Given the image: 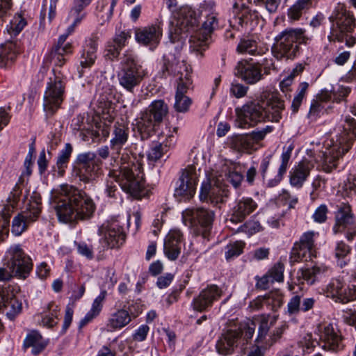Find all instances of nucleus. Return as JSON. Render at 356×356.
Segmentation results:
<instances>
[{
  "mask_svg": "<svg viewBox=\"0 0 356 356\" xmlns=\"http://www.w3.org/2000/svg\"><path fill=\"white\" fill-rule=\"evenodd\" d=\"M277 316L270 314H262L254 318L252 321L255 323V327L258 325V334L255 341L259 343L269 344L265 342L266 336L270 327L273 326L277 320Z\"/></svg>",
  "mask_w": 356,
  "mask_h": 356,
  "instance_id": "nucleus-34",
  "label": "nucleus"
},
{
  "mask_svg": "<svg viewBox=\"0 0 356 356\" xmlns=\"http://www.w3.org/2000/svg\"><path fill=\"white\" fill-rule=\"evenodd\" d=\"M214 212L210 209L199 207L186 209L182 212V220L185 225L199 227V233L203 238L209 240Z\"/></svg>",
  "mask_w": 356,
  "mask_h": 356,
  "instance_id": "nucleus-14",
  "label": "nucleus"
},
{
  "mask_svg": "<svg viewBox=\"0 0 356 356\" xmlns=\"http://www.w3.org/2000/svg\"><path fill=\"white\" fill-rule=\"evenodd\" d=\"M136 40L143 45L148 47L150 50H154L163 35V30L160 24H154L136 31Z\"/></svg>",
  "mask_w": 356,
  "mask_h": 356,
  "instance_id": "nucleus-23",
  "label": "nucleus"
},
{
  "mask_svg": "<svg viewBox=\"0 0 356 356\" xmlns=\"http://www.w3.org/2000/svg\"><path fill=\"white\" fill-rule=\"evenodd\" d=\"M337 207L335 216L336 224L334 227L335 232H342L346 228L350 230L353 229L355 218L351 212L350 206L346 203H341Z\"/></svg>",
  "mask_w": 356,
  "mask_h": 356,
  "instance_id": "nucleus-31",
  "label": "nucleus"
},
{
  "mask_svg": "<svg viewBox=\"0 0 356 356\" xmlns=\"http://www.w3.org/2000/svg\"><path fill=\"white\" fill-rule=\"evenodd\" d=\"M309 88V83L307 82H301L298 88L297 89V94L293 97V99L292 101V104L291 106V108L292 110L293 113H296L299 108L304 99V98L306 96L307 92Z\"/></svg>",
  "mask_w": 356,
  "mask_h": 356,
  "instance_id": "nucleus-49",
  "label": "nucleus"
},
{
  "mask_svg": "<svg viewBox=\"0 0 356 356\" xmlns=\"http://www.w3.org/2000/svg\"><path fill=\"white\" fill-rule=\"evenodd\" d=\"M6 265L14 277L26 279L33 267L31 258L23 250L20 245L10 246L6 252Z\"/></svg>",
  "mask_w": 356,
  "mask_h": 356,
  "instance_id": "nucleus-13",
  "label": "nucleus"
},
{
  "mask_svg": "<svg viewBox=\"0 0 356 356\" xmlns=\"http://www.w3.org/2000/svg\"><path fill=\"white\" fill-rule=\"evenodd\" d=\"M192 86L191 75L186 73L184 76H178L177 80V90L175 95H186Z\"/></svg>",
  "mask_w": 356,
  "mask_h": 356,
  "instance_id": "nucleus-54",
  "label": "nucleus"
},
{
  "mask_svg": "<svg viewBox=\"0 0 356 356\" xmlns=\"http://www.w3.org/2000/svg\"><path fill=\"white\" fill-rule=\"evenodd\" d=\"M197 184V175L195 166L189 165L185 168L177 182L175 190V196L179 201L189 200L195 194Z\"/></svg>",
  "mask_w": 356,
  "mask_h": 356,
  "instance_id": "nucleus-17",
  "label": "nucleus"
},
{
  "mask_svg": "<svg viewBox=\"0 0 356 356\" xmlns=\"http://www.w3.org/2000/svg\"><path fill=\"white\" fill-rule=\"evenodd\" d=\"M97 42L95 36L86 40L83 49L79 58L78 67L79 76H82L85 69L90 68L97 59Z\"/></svg>",
  "mask_w": 356,
  "mask_h": 356,
  "instance_id": "nucleus-26",
  "label": "nucleus"
},
{
  "mask_svg": "<svg viewBox=\"0 0 356 356\" xmlns=\"http://www.w3.org/2000/svg\"><path fill=\"white\" fill-rule=\"evenodd\" d=\"M163 66L162 68V76L165 77L167 75L184 76L186 73L190 74L191 68L184 60H180L174 55L170 57H163Z\"/></svg>",
  "mask_w": 356,
  "mask_h": 356,
  "instance_id": "nucleus-29",
  "label": "nucleus"
},
{
  "mask_svg": "<svg viewBox=\"0 0 356 356\" xmlns=\"http://www.w3.org/2000/svg\"><path fill=\"white\" fill-rule=\"evenodd\" d=\"M111 179H113L115 182H117L118 184H120L118 183V181L115 180V178L110 177L108 175V179H106V188H105L104 191L108 197L115 198L118 190V187H117L116 184ZM119 186L121 187L120 185H119Z\"/></svg>",
  "mask_w": 356,
  "mask_h": 356,
  "instance_id": "nucleus-62",
  "label": "nucleus"
},
{
  "mask_svg": "<svg viewBox=\"0 0 356 356\" xmlns=\"http://www.w3.org/2000/svg\"><path fill=\"white\" fill-rule=\"evenodd\" d=\"M40 200L31 201L27 211L15 216L12 222V233L20 236L27 229L29 225L35 221L41 211Z\"/></svg>",
  "mask_w": 356,
  "mask_h": 356,
  "instance_id": "nucleus-19",
  "label": "nucleus"
},
{
  "mask_svg": "<svg viewBox=\"0 0 356 356\" xmlns=\"http://www.w3.org/2000/svg\"><path fill=\"white\" fill-rule=\"evenodd\" d=\"M130 38L131 33L129 31L116 32L113 40L108 42L106 56L111 60L118 58L120 51L126 46Z\"/></svg>",
  "mask_w": 356,
  "mask_h": 356,
  "instance_id": "nucleus-35",
  "label": "nucleus"
},
{
  "mask_svg": "<svg viewBox=\"0 0 356 356\" xmlns=\"http://www.w3.org/2000/svg\"><path fill=\"white\" fill-rule=\"evenodd\" d=\"M255 329V323L253 322V321H248L247 323L241 324L238 328L233 330L240 331L241 333L240 334V340L243 339V340L246 341V342H248L249 339H252Z\"/></svg>",
  "mask_w": 356,
  "mask_h": 356,
  "instance_id": "nucleus-53",
  "label": "nucleus"
},
{
  "mask_svg": "<svg viewBox=\"0 0 356 356\" xmlns=\"http://www.w3.org/2000/svg\"><path fill=\"white\" fill-rule=\"evenodd\" d=\"M20 49L16 42H8L0 47V67H10L15 61Z\"/></svg>",
  "mask_w": 356,
  "mask_h": 356,
  "instance_id": "nucleus-36",
  "label": "nucleus"
},
{
  "mask_svg": "<svg viewBox=\"0 0 356 356\" xmlns=\"http://www.w3.org/2000/svg\"><path fill=\"white\" fill-rule=\"evenodd\" d=\"M254 3L265 9L270 13H275L280 4L281 0H254Z\"/></svg>",
  "mask_w": 356,
  "mask_h": 356,
  "instance_id": "nucleus-59",
  "label": "nucleus"
},
{
  "mask_svg": "<svg viewBox=\"0 0 356 356\" xmlns=\"http://www.w3.org/2000/svg\"><path fill=\"white\" fill-rule=\"evenodd\" d=\"M177 131V127L172 130L169 127H165L159 134V138L161 143L154 144L147 152V159L149 162H156L168 151V147L175 143V135Z\"/></svg>",
  "mask_w": 356,
  "mask_h": 356,
  "instance_id": "nucleus-21",
  "label": "nucleus"
},
{
  "mask_svg": "<svg viewBox=\"0 0 356 356\" xmlns=\"http://www.w3.org/2000/svg\"><path fill=\"white\" fill-rule=\"evenodd\" d=\"M231 144L234 149L240 152H250L257 149L249 134L233 136Z\"/></svg>",
  "mask_w": 356,
  "mask_h": 356,
  "instance_id": "nucleus-41",
  "label": "nucleus"
},
{
  "mask_svg": "<svg viewBox=\"0 0 356 356\" xmlns=\"http://www.w3.org/2000/svg\"><path fill=\"white\" fill-rule=\"evenodd\" d=\"M179 15L183 17L186 25L193 27L200 24L199 10L196 12L189 6H181Z\"/></svg>",
  "mask_w": 356,
  "mask_h": 356,
  "instance_id": "nucleus-46",
  "label": "nucleus"
},
{
  "mask_svg": "<svg viewBox=\"0 0 356 356\" xmlns=\"http://www.w3.org/2000/svg\"><path fill=\"white\" fill-rule=\"evenodd\" d=\"M284 108V101L277 93L263 92L259 98L236 108L237 126L245 129L266 120L278 122Z\"/></svg>",
  "mask_w": 356,
  "mask_h": 356,
  "instance_id": "nucleus-2",
  "label": "nucleus"
},
{
  "mask_svg": "<svg viewBox=\"0 0 356 356\" xmlns=\"http://www.w3.org/2000/svg\"><path fill=\"white\" fill-rule=\"evenodd\" d=\"M146 71L138 64L133 51H126L120 62L117 77L119 84L129 92H134L146 76Z\"/></svg>",
  "mask_w": 356,
  "mask_h": 356,
  "instance_id": "nucleus-11",
  "label": "nucleus"
},
{
  "mask_svg": "<svg viewBox=\"0 0 356 356\" xmlns=\"http://www.w3.org/2000/svg\"><path fill=\"white\" fill-rule=\"evenodd\" d=\"M328 271V268L325 265H314L312 267L301 268L298 274V277L302 279L308 284H314L321 277Z\"/></svg>",
  "mask_w": 356,
  "mask_h": 356,
  "instance_id": "nucleus-37",
  "label": "nucleus"
},
{
  "mask_svg": "<svg viewBox=\"0 0 356 356\" xmlns=\"http://www.w3.org/2000/svg\"><path fill=\"white\" fill-rule=\"evenodd\" d=\"M266 306H271V309L276 311L283 305V297L278 293H273L266 297L264 300Z\"/></svg>",
  "mask_w": 356,
  "mask_h": 356,
  "instance_id": "nucleus-58",
  "label": "nucleus"
},
{
  "mask_svg": "<svg viewBox=\"0 0 356 356\" xmlns=\"http://www.w3.org/2000/svg\"><path fill=\"white\" fill-rule=\"evenodd\" d=\"M222 295V291L217 285H209L193 298L191 306L194 310L200 312L207 311Z\"/></svg>",
  "mask_w": 356,
  "mask_h": 356,
  "instance_id": "nucleus-22",
  "label": "nucleus"
},
{
  "mask_svg": "<svg viewBox=\"0 0 356 356\" xmlns=\"http://www.w3.org/2000/svg\"><path fill=\"white\" fill-rule=\"evenodd\" d=\"M110 146L104 145L99 147L97 154L87 152L79 154L72 165V176L84 184L94 186L101 173L100 159H106L110 155Z\"/></svg>",
  "mask_w": 356,
  "mask_h": 356,
  "instance_id": "nucleus-6",
  "label": "nucleus"
},
{
  "mask_svg": "<svg viewBox=\"0 0 356 356\" xmlns=\"http://www.w3.org/2000/svg\"><path fill=\"white\" fill-rule=\"evenodd\" d=\"M129 122L124 119L117 120L111 129L109 145L111 159L117 168L109 170L108 176L118 181L125 193L136 199L147 195L143 164L134 152L135 144L127 145L130 136Z\"/></svg>",
  "mask_w": 356,
  "mask_h": 356,
  "instance_id": "nucleus-1",
  "label": "nucleus"
},
{
  "mask_svg": "<svg viewBox=\"0 0 356 356\" xmlns=\"http://www.w3.org/2000/svg\"><path fill=\"white\" fill-rule=\"evenodd\" d=\"M234 74L248 84H254L263 78L261 68L258 65L246 60H241L237 63Z\"/></svg>",
  "mask_w": 356,
  "mask_h": 356,
  "instance_id": "nucleus-25",
  "label": "nucleus"
},
{
  "mask_svg": "<svg viewBox=\"0 0 356 356\" xmlns=\"http://www.w3.org/2000/svg\"><path fill=\"white\" fill-rule=\"evenodd\" d=\"M131 321V316L129 312L125 309H118L112 314L107 326L116 330L121 329L126 326Z\"/></svg>",
  "mask_w": 356,
  "mask_h": 356,
  "instance_id": "nucleus-43",
  "label": "nucleus"
},
{
  "mask_svg": "<svg viewBox=\"0 0 356 356\" xmlns=\"http://www.w3.org/2000/svg\"><path fill=\"white\" fill-rule=\"evenodd\" d=\"M199 17L201 26L191 37V49L197 55L202 56L211 42V35L219 27L218 13L216 12L215 3L204 1L199 8Z\"/></svg>",
  "mask_w": 356,
  "mask_h": 356,
  "instance_id": "nucleus-7",
  "label": "nucleus"
},
{
  "mask_svg": "<svg viewBox=\"0 0 356 356\" xmlns=\"http://www.w3.org/2000/svg\"><path fill=\"white\" fill-rule=\"evenodd\" d=\"M284 266L282 262L276 263L268 272V274L275 282H282L284 280Z\"/></svg>",
  "mask_w": 356,
  "mask_h": 356,
  "instance_id": "nucleus-56",
  "label": "nucleus"
},
{
  "mask_svg": "<svg viewBox=\"0 0 356 356\" xmlns=\"http://www.w3.org/2000/svg\"><path fill=\"white\" fill-rule=\"evenodd\" d=\"M183 242L182 233L178 229L170 230L165 238L163 251L171 261L176 260L181 253Z\"/></svg>",
  "mask_w": 356,
  "mask_h": 356,
  "instance_id": "nucleus-27",
  "label": "nucleus"
},
{
  "mask_svg": "<svg viewBox=\"0 0 356 356\" xmlns=\"http://www.w3.org/2000/svg\"><path fill=\"white\" fill-rule=\"evenodd\" d=\"M243 247L244 243L242 241H235L227 245L225 252L226 259L229 261L239 256L243 252Z\"/></svg>",
  "mask_w": 356,
  "mask_h": 356,
  "instance_id": "nucleus-50",
  "label": "nucleus"
},
{
  "mask_svg": "<svg viewBox=\"0 0 356 356\" xmlns=\"http://www.w3.org/2000/svg\"><path fill=\"white\" fill-rule=\"evenodd\" d=\"M261 230V225L258 221L249 220L238 228V232L252 235Z\"/></svg>",
  "mask_w": 356,
  "mask_h": 356,
  "instance_id": "nucleus-57",
  "label": "nucleus"
},
{
  "mask_svg": "<svg viewBox=\"0 0 356 356\" xmlns=\"http://www.w3.org/2000/svg\"><path fill=\"white\" fill-rule=\"evenodd\" d=\"M168 113V106L163 99L153 101L142 113L138 131L142 140H147L155 134L158 126Z\"/></svg>",
  "mask_w": 356,
  "mask_h": 356,
  "instance_id": "nucleus-12",
  "label": "nucleus"
},
{
  "mask_svg": "<svg viewBox=\"0 0 356 356\" xmlns=\"http://www.w3.org/2000/svg\"><path fill=\"white\" fill-rule=\"evenodd\" d=\"M273 129V127L272 126H266L265 128L261 130L253 131L249 134L251 138L252 139L254 143L257 145V144L262 140L267 134L270 133Z\"/></svg>",
  "mask_w": 356,
  "mask_h": 356,
  "instance_id": "nucleus-61",
  "label": "nucleus"
},
{
  "mask_svg": "<svg viewBox=\"0 0 356 356\" xmlns=\"http://www.w3.org/2000/svg\"><path fill=\"white\" fill-rule=\"evenodd\" d=\"M60 316V308L55 302L48 304L47 311L42 316L41 324L42 326L51 328L58 324Z\"/></svg>",
  "mask_w": 356,
  "mask_h": 356,
  "instance_id": "nucleus-42",
  "label": "nucleus"
},
{
  "mask_svg": "<svg viewBox=\"0 0 356 356\" xmlns=\"http://www.w3.org/2000/svg\"><path fill=\"white\" fill-rule=\"evenodd\" d=\"M301 311V296H293L287 304L285 313L289 316H296Z\"/></svg>",
  "mask_w": 356,
  "mask_h": 356,
  "instance_id": "nucleus-55",
  "label": "nucleus"
},
{
  "mask_svg": "<svg viewBox=\"0 0 356 356\" xmlns=\"http://www.w3.org/2000/svg\"><path fill=\"white\" fill-rule=\"evenodd\" d=\"M237 50L240 53H248L250 55H255L257 53V43L252 39H243L238 44Z\"/></svg>",
  "mask_w": 356,
  "mask_h": 356,
  "instance_id": "nucleus-52",
  "label": "nucleus"
},
{
  "mask_svg": "<svg viewBox=\"0 0 356 356\" xmlns=\"http://www.w3.org/2000/svg\"><path fill=\"white\" fill-rule=\"evenodd\" d=\"M191 104V99L186 95H175L174 108L177 112H188Z\"/></svg>",
  "mask_w": 356,
  "mask_h": 356,
  "instance_id": "nucleus-51",
  "label": "nucleus"
},
{
  "mask_svg": "<svg viewBox=\"0 0 356 356\" xmlns=\"http://www.w3.org/2000/svg\"><path fill=\"white\" fill-rule=\"evenodd\" d=\"M26 25V21L21 15H15L6 26V31L11 37L17 36Z\"/></svg>",
  "mask_w": 356,
  "mask_h": 356,
  "instance_id": "nucleus-48",
  "label": "nucleus"
},
{
  "mask_svg": "<svg viewBox=\"0 0 356 356\" xmlns=\"http://www.w3.org/2000/svg\"><path fill=\"white\" fill-rule=\"evenodd\" d=\"M92 0H74V5L71 8L68 19H72V23L67 28V33L61 35L57 43L52 47L50 52L51 62L56 66H63L65 61V56L72 53L73 47L71 43L65 42L69 35L72 34L76 26L86 17V13L83 11Z\"/></svg>",
  "mask_w": 356,
  "mask_h": 356,
  "instance_id": "nucleus-8",
  "label": "nucleus"
},
{
  "mask_svg": "<svg viewBox=\"0 0 356 356\" xmlns=\"http://www.w3.org/2000/svg\"><path fill=\"white\" fill-rule=\"evenodd\" d=\"M55 209L59 220L68 222L89 220L95 211L96 205L86 192L65 185L56 197Z\"/></svg>",
  "mask_w": 356,
  "mask_h": 356,
  "instance_id": "nucleus-3",
  "label": "nucleus"
},
{
  "mask_svg": "<svg viewBox=\"0 0 356 356\" xmlns=\"http://www.w3.org/2000/svg\"><path fill=\"white\" fill-rule=\"evenodd\" d=\"M318 235L314 231L305 232L300 238L298 242H296L292 248L290 262L294 264L302 261L307 255L309 258L316 257V246L314 237Z\"/></svg>",
  "mask_w": 356,
  "mask_h": 356,
  "instance_id": "nucleus-18",
  "label": "nucleus"
},
{
  "mask_svg": "<svg viewBox=\"0 0 356 356\" xmlns=\"http://www.w3.org/2000/svg\"><path fill=\"white\" fill-rule=\"evenodd\" d=\"M312 6V0H298L288 11V16L293 20L300 19L304 12Z\"/></svg>",
  "mask_w": 356,
  "mask_h": 356,
  "instance_id": "nucleus-47",
  "label": "nucleus"
},
{
  "mask_svg": "<svg viewBox=\"0 0 356 356\" xmlns=\"http://www.w3.org/2000/svg\"><path fill=\"white\" fill-rule=\"evenodd\" d=\"M72 152L73 147L70 143H66L64 148L59 152L56 165L60 176L64 175Z\"/></svg>",
  "mask_w": 356,
  "mask_h": 356,
  "instance_id": "nucleus-45",
  "label": "nucleus"
},
{
  "mask_svg": "<svg viewBox=\"0 0 356 356\" xmlns=\"http://www.w3.org/2000/svg\"><path fill=\"white\" fill-rule=\"evenodd\" d=\"M240 331L229 329L222 334L216 343L218 353L222 355H231L238 346L240 341Z\"/></svg>",
  "mask_w": 356,
  "mask_h": 356,
  "instance_id": "nucleus-28",
  "label": "nucleus"
},
{
  "mask_svg": "<svg viewBox=\"0 0 356 356\" xmlns=\"http://www.w3.org/2000/svg\"><path fill=\"white\" fill-rule=\"evenodd\" d=\"M293 149V147L292 145H289L286 148L284 147L283 149V152L281 155V164L278 168L277 173L274 178L268 180L267 184L268 186L274 187L282 181L284 175L286 172Z\"/></svg>",
  "mask_w": 356,
  "mask_h": 356,
  "instance_id": "nucleus-38",
  "label": "nucleus"
},
{
  "mask_svg": "<svg viewBox=\"0 0 356 356\" xmlns=\"http://www.w3.org/2000/svg\"><path fill=\"white\" fill-rule=\"evenodd\" d=\"M99 234L104 248H115L122 245L126 238L123 227L118 219H111L99 228Z\"/></svg>",
  "mask_w": 356,
  "mask_h": 356,
  "instance_id": "nucleus-16",
  "label": "nucleus"
},
{
  "mask_svg": "<svg viewBox=\"0 0 356 356\" xmlns=\"http://www.w3.org/2000/svg\"><path fill=\"white\" fill-rule=\"evenodd\" d=\"M325 293L335 302L344 304L356 300V286L345 288L342 281L333 279L327 285Z\"/></svg>",
  "mask_w": 356,
  "mask_h": 356,
  "instance_id": "nucleus-20",
  "label": "nucleus"
},
{
  "mask_svg": "<svg viewBox=\"0 0 356 356\" xmlns=\"http://www.w3.org/2000/svg\"><path fill=\"white\" fill-rule=\"evenodd\" d=\"M326 180L321 175H318L313 181L312 186L313 188L312 192L310 193V197L312 200H315L317 197L318 191H322L325 188Z\"/></svg>",
  "mask_w": 356,
  "mask_h": 356,
  "instance_id": "nucleus-60",
  "label": "nucleus"
},
{
  "mask_svg": "<svg viewBox=\"0 0 356 356\" xmlns=\"http://www.w3.org/2000/svg\"><path fill=\"white\" fill-rule=\"evenodd\" d=\"M44 95V110L47 115H53L60 107L65 92L64 76L60 72L53 70Z\"/></svg>",
  "mask_w": 356,
  "mask_h": 356,
  "instance_id": "nucleus-15",
  "label": "nucleus"
},
{
  "mask_svg": "<svg viewBox=\"0 0 356 356\" xmlns=\"http://www.w3.org/2000/svg\"><path fill=\"white\" fill-rule=\"evenodd\" d=\"M341 133L332 147L327 149L318 155L320 161L327 166V171L337 168L339 158L350 149L353 141L356 139V120L353 118L346 116L341 124Z\"/></svg>",
  "mask_w": 356,
  "mask_h": 356,
  "instance_id": "nucleus-9",
  "label": "nucleus"
},
{
  "mask_svg": "<svg viewBox=\"0 0 356 356\" xmlns=\"http://www.w3.org/2000/svg\"><path fill=\"white\" fill-rule=\"evenodd\" d=\"M332 24L330 41L345 42L348 47L356 43V37L353 35L356 27V19L352 12L345 5L338 3L329 17Z\"/></svg>",
  "mask_w": 356,
  "mask_h": 356,
  "instance_id": "nucleus-10",
  "label": "nucleus"
},
{
  "mask_svg": "<svg viewBox=\"0 0 356 356\" xmlns=\"http://www.w3.org/2000/svg\"><path fill=\"white\" fill-rule=\"evenodd\" d=\"M243 179V175L236 170L235 164H225L220 172H211L202 184L200 200L214 205L222 203L229 195L227 183L238 188Z\"/></svg>",
  "mask_w": 356,
  "mask_h": 356,
  "instance_id": "nucleus-4",
  "label": "nucleus"
},
{
  "mask_svg": "<svg viewBox=\"0 0 356 356\" xmlns=\"http://www.w3.org/2000/svg\"><path fill=\"white\" fill-rule=\"evenodd\" d=\"M47 341L42 338L38 331L30 332L24 341L25 348H31V353L38 355L47 346Z\"/></svg>",
  "mask_w": 356,
  "mask_h": 356,
  "instance_id": "nucleus-40",
  "label": "nucleus"
},
{
  "mask_svg": "<svg viewBox=\"0 0 356 356\" xmlns=\"http://www.w3.org/2000/svg\"><path fill=\"white\" fill-rule=\"evenodd\" d=\"M241 8L238 17L243 24H248L250 23L251 26L257 24L259 19V14L255 10H251L246 7L241 0H238L234 4V9L237 10Z\"/></svg>",
  "mask_w": 356,
  "mask_h": 356,
  "instance_id": "nucleus-44",
  "label": "nucleus"
},
{
  "mask_svg": "<svg viewBox=\"0 0 356 356\" xmlns=\"http://www.w3.org/2000/svg\"><path fill=\"white\" fill-rule=\"evenodd\" d=\"M75 245L76 246L77 252L79 254L86 257L88 259H92L93 258L94 252L91 246L88 245L84 242H75Z\"/></svg>",
  "mask_w": 356,
  "mask_h": 356,
  "instance_id": "nucleus-63",
  "label": "nucleus"
},
{
  "mask_svg": "<svg viewBox=\"0 0 356 356\" xmlns=\"http://www.w3.org/2000/svg\"><path fill=\"white\" fill-rule=\"evenodd\" d=\"M312 37L302 28H287L274 38L271 52L277 60H294L300 54V45L308 44Z\"/></svg>",
  "mask_w": 356,
  "mask_h": 356,
  "instance_id": "nucleus-5",
  "label": "nucleus"
},
{
  "mask_svg": "<svg viewBox=\"0 0 356 356\" xmlns=\"http://www.w3.org/2000/svg\"><path fill=\"white\" fill-rule=\"evenodd\" d=\"M313 168V165L307 161H302L295 165L289 172L290 184L297 188H300Z\"/></svg>",
  "mask_w": 356,
  "mask_h": 356,
  "instance_id": "nucleus-33",
  "label": "nucleus"
},
{
  "mask_svg": "<svg viewBox=\"0 0 356 356\" xmlns=\"http://www.w3.org/2000/svg\"><path fill=\"white\" fill-rule=\"evenodd\" d=\"M22 302L13 292H3L0 294V311L6 312L7 317L13 321L22 311Z\"/></svg>",
  "mask_w": 356,
  "mask_h": 356,
  "instance_id": "nucleus-32",
  "label": "nucleus"
},
{
  "mask_svg": "<svg viewBox=\"0 0 356 356\" xmlns=\"http://www.w3.org/2000/svg\"><path fill=\"white\" fill-rule=\"evenodd\" d=\"M107 296V291L102 290L99 295L94 300L90 309L88 312L83 318L79 323V328H82L88 323L91 322L101 312L104 301Z\"/></svg>",
  "mask_w": 356,
  "mask_h": 356,
  "instance_id": "nucleus-39",
  "label": "nucleus"
},
{
  "mask_svg": "<svg viewBox=\"0 0 356 356\" xmlns=\"http://www.w3.org/2000/svg\"><path fill=\"white\" fill-rule=\"evenodd\" d=\"M320 345L323 350L332 352H338L344 347L343 337L330 324L321 330Z\"/></svg>",
  "mask_w": 356,
  "mask_h": 356,
  "instance_id": "nucleus-24",
  "label": "nucleus"
},
{
  "mask_svg": "<svg viewBox=\"0 0 356 356\" xmlns=\"http://www.w3.org/2000/svg\"><path fill=\"white\" fill-rule=\"evenodd\" d=\"M248 87L241 83H233L230 88L231 93L236 98H241L246 95Z\"/></svg>",
  "mask_w": 356,
  "mask_h": 356,
  "instance_id": "nucleus-64",
  "label": "nucleus"
},
{
  "mask_svg": "<svg viewBox=\"0 0 356 356\" xmlns=\"http://www.w3.org/2000/svg\"><path fill=\"white\" fill-rule=\"evenodd\" d=\"M257 208V202L251 197H243L236 202L233 207L230 220L232 222H240L254 212Z\"/></svg>",
  "mask_w": 356,
  "mask_h": 356,
  "instance_id": "nucleus-30",
  "label": "nucleus"
}]
</instances>
